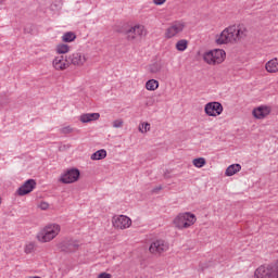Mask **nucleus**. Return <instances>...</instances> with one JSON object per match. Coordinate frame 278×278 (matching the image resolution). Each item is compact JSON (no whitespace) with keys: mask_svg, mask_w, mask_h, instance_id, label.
Segmentation results:
<instances>
[{"mask_svg":"<svg viewBox=\"0 0 278 278\" xmlns=\"http://www.w3.org/2000/svg\"><path fill=\"white\" fill-rule=\"evenodd\" d=\"M98 278H112V275L108 273H101L100 275H98Z\"/></svg>","mask_w":278,"mask_h":278,"instance_id":"nucleus-33","label":"nucleus"},{"mask_svg":"<svg viewBox=\"0 0 278 278\" xmlns=\"http://www.w3.org/2000/svg\"><path fill=\"white\" fill-rule=\"evenodd\" d=\"M270 112H271L270 106H258L253 110L252 114L254 118L262 119V118H266V116H268Z\"/></svg>","mask_w":278,"mask_h":278,"instance_id":"nucleus-16","label":"nucleus"},{"mask_svg":"<svg viewBox=\"0 0 278 278\" xmlns=\"http://www.w3.org/2000/svg\"><path fill=\"white\" fill-rule=\"evenodd\" d=\"M36 189V180L28 179L26 180L16 191L18 197H25V194H29V192H34Z\"/></svg>","mask_w":278,"mask_h":278,"instance_id":"nucleus-11","label":"nucleus"},{"mask_svg":"<svg viewBox=\"0 0 278 278\" xmlns=\"http://www.w3.org/2000/svg\"><path fill=\"white\" fill-rule=\"evenodd\" d=\"M60 231L61 227L59 224H49L38 232L37 239L39 242H51V240L58 238Z\"/></svg>","mask_w":278,"mask_h":278,"instance_id":"nucleus-2","label":"nucleus"},{"mask_svg":"<svg viewBox=\"0 0 278 278\" xmlns=\"http://www.w3.org/2000/svg\"><path fill=\"white\" fill-rule=\"evenodd\" d=\"M38 207L40 210H49V204L47 202H40V204L38 205Z\"/></svg>","mask_w":278,"mask_h":278,"instance_id":"nucleus-31","label":"nucleus"},{"mask_svg":"<svg viewBox=\"0 0 278 278\" xmlns=\"http://www.w3.org/2000/svg\"><path fill=\"white\" fill-rule=\"evenodd\" d=\"M176 49L177 51H186V49H188V40L186 39L178 40L176 43Z\"/></svg>","mask_w":278,"mask_h":278,"instance_id":"nucleus-23","label":"nucleus"},{"mask_svg":"<svg viewBox=\"0 0 278 278\" xmlns=\"http://www.w3.org/2000/svg\"><path fill=\"white\" fill-rule=\"evenodd\" d=\"M255 278H270L273 277V268L270 266H260L255 273Z\"/></svg>","mask_w":278,"mask_h":278,"instance_id":"nucleus-15","label":"nucleus"},{"mask_svg":"<svg viewBox=\"0 0 278 278\" xmlns=\"http://www.w3.org/2000/svg\"><path fill=\"white\" fill-rule=\"evenodd\" d=\"M240 170H242V165H240L238 163L232 164V165L227 167L226 177H233V175H236V173H240Z\"/></svg>","mask_w":278,"mask_h":278,"instance_id":"nucleus-18","label":"nucleus"},{"mask_svg":"<svg viewBox=\"0 0 278 278\" xmlns=\"http://www.w3.org/2000/svg\"><path fill=\"white\" fill-rule=\"evenodd\" d=\"M112 223L115 229H129V227H131V218L126 215L113 217Z\"/></svg>","mask_w":278,"mask_h":278,"instance_id":"nucleus-10","label":"nucleus"},{"mask_svg":"<svg viewBox=\"0 0 278 278\" xmlns=\"http://www.w3.org/2000/svg\"><path fill=\"white\" fill-rule=\"evenodd\" d=\"M61 134H73V128L71 126H65L61 128Z\"/></svg>","mask_w":278,"mask_h":278,"instance_id":"nucleus-30","label":"nucleus"},{"mask_svg":"<svg viewBox=\"0 0 278 278\" xmlns=\"http://www.w3.org/2000/svg\"><path fill=\"white\" fill-rule=\"evenodd\" d=\"M192 164L193 166H195V168H203V166H205L207 162L205 161L204 157H198L193 160Z\"/></svg>","mask_w":278,"mask_h":278,"instance_id":"nucleus-25","label":"nucleus"},{"mask_svg":"<svg viewBox=\"0 0 278 278\" xmlns=\"http://www.w3.org/2000/svg\"><path fill=\"white\" fill-rule=\"evenodd\" d=\"M113 127H114L115 129H121V127H123V119H115V121L113 122Z\"/></svg>","mask_w":278,"mask_h":278,"instance_id":"nucleus-29","label":"nucleus"},{"mask_svg":"<svg viewBox=\"0 0 278 278\" xmlns=\"http://www.w3.org/2000/svg\"><path fill=\"white\" fill-rule=\"evenodd\" d=\"M170 249V244L163 239H156L151 242L149 247V251L152 255H155L156 257H161L166 251Z\"/></svg>","mask_w":278,"mask_h":278,"instance_id":"nucleus-5","label":"nucleus"},{"mask_svg":"<svg viewBox=\"0 0 278 278\" xmlns=\"http://www.w3.org/2000/svg\"><path fill=\"white\" fill-rule=\"evenodd\" d=\"M81 173L77 168L66 169L60 177L61 184H75L79 180Z\"/></svg>","mask_w":278,"mask_h":278,"instance_id":"nucleus-7","label":"nucleus"},{"mask_svg":"<svg viewBox=\"0 0 278 278\" xmlns=\"http://www.w3.org/2000/svg\"><path fill=\"white\" fill-rule=\"evenodd\" d=\"M52 66L55 68V71H66V68L70 66L68 64V58L64 55H59L52 61Z\"/></svg>","mask_w":278,"mask_h":278,"instance_id":"nucleus-14","label":"nucleus"},{"mask_svg":"<svg viewBox=\"0 0 278 278\" xmlns=\"http://www.w3.org/2000/svg\"><path fill=\"white\" fill-rule=\"evenodd\" d=\"M225 55H227V53H225V50L215 49L205 52L203 55V60L204 62H206V64L211 65L223 64V62H225Z\"/></svg>","mask_w":278,"mask_h":278,"instance_id":"nucleus-4","label":"nucleus"},{"mask_svg":"<svg viewBox=\"0 0 278 278\" xmlns=\"http://www.w3.org/2000/svg\"><path fill=\"white\" fill-rule=\"evenodd\" d=\"M61 251L64 253H75L79 249V243L73 240H64L59 244Z\"/></svg>","mask_w":278,"mask_h":278,"instance_id":"nucleus-13","label":"nucleus"},{"mask_svg":"<svg viewBox=\"0 0 278 278\" xmlns=\"http://www.w3.org/2000/svg\"><path fill=\"white\" fill-rule=\"evenodd\" d=\"M3 3V0H0V5Z\"/></svg>","mask_w":278,"mask_h":278,"instance_id":"nucleus-36","label":"nucleus"},{"mask_svg":"<svg viewBox=\"0 0 278 278\" xmlns=\"http://www.w3.org/2000/svg\"><path fill=\"white\" fill-rule=\"evenodd\" d=\"M77 38V35L73 31H67L62 36L63 42H73Z\"/></svg>","mask_w":278,"mask_h":278,"instance_id":"nucleus-22","label":"nucleus"},{"mask_svg":"<svg viewBox=\"0 0 278 278\" xmlns=\"http://www.w3.org/2000/svg\"><path fill=\"white\" fill-rule=\"evenodd\" d=\"M139 131L141 134H147V131H151V124L142 123L141 125H139Z\"/></svg>","mask_w":278,"mask_h":278,"instance_id":"nucleus-27","label":"nucleus"},{"mask_svg":"<svg viewBox=\"0 0 278 278\" xmlns=\"http://www.w3.org/2000/svg\"><path fill=\"white\" fill-rule=\"evenodd\" d=\"M105 157H108V151L105 149L98 150L91 154V160L93 161L105 160Z\"/></svg>","mask_w":278,"mask_h":278,"instance_id":"nucleus-20","label":"nucleus"},{"mask_svg":"<svg viewBox=\"0 0 278 278\" xmlns=\"http://www.w3.org/2000/svg\"><path fill=\"white\" fill-rule=\"evenodd\" d=\"M204 112L207 116H220L223 104L220 102H208L205 104Z\"/></svg>","mask_w":278,"mask_h":278,"instance_id":"nucleus-9","label":"nucleus"},{"mask_svg":"<svg viewBox=\"0 0 278 278\" xmlns=\"http://www.w3.org/2000/svg\"><path fill=\"white\" fill-rule=\"evenodd\" d=\"M267 73H278V59L268 61L265 65Z\"/></svg>","mask_w":278,"mask_h":278,"instance_id":"nucleus-19","label":"nucleus"},{"mask_svg":"<svg viewBox=\"0 0 278 278\" xmlns=\"http://www.w3.org/2000/svg\"><path fill=\"white\" fill-rule=\"evenodd\" d=\"M71 51V47L66 43H60L56 46V52L60 54L68 53Z\"/></svg>","mask_w":278,"mask_h":278,"instance_id":"nucleus-24","label":"nucleus"},{"mask_svg":"<svg viewBox=\"0 0 278 278\" xmlns=\"http://www.w3.org/2000/svg\"><path fill=\"white\" fill-rule=\"evenodd\" d=\"M160 71H162V64L153 63L150 65V73L155 75V74L160 73Z\"/></svg>","mask_w":278,"mask_h":278,"instance_id":"nucleus-26","label":"nucleus"},{"mask_svg":"<svg viewBox=\"0 0 278 278\" xmlns=\"http://www.w3.org/2000/svg\"><path fill=\"white\" fill-rule=\"evenodd\" d=\"M160 88V81L156 79H150L146 83V89L150 90L151 92L157 90Z\"/></svg>","mask_w":278,"mask_h":278,"instance_id":"nucleus-21","label":"nucleus"},{"mask_svg":"<svg viewBox=\"0 0 278 278\" xmlns=\"http://www.w3.org/2000/svg\"><path fill=\"white\" fill-rule=\"evenodd\" d=\"M124 34L127 40L131 41V40H136V38H141V36H147V30L142 25L137 24L126 29Z\"/></svg>","mask_w":278,"mask_h":278,"instance_id":"nucleus-8","label":"nucleus"},{"mask_svg":"<svg viewBox=\"0 0 278 278\" xmlns=\"http://www.w3.org/2000/svg\"><path fill=\"white\" fill-rule=\"evenodd\" d=\"M34 243H28V244H26L25 245V249H24V252L26 253V254H29V253H34Z\"/></svg>","mask_w":278,"mask_h":278,"instance_id":"nucleus-28","label":"nucleus"},{"mask_svg":"<svg viewBox=\"0 0 278 278\" xmlns=\"http://www.w3.org/2000/svg\"><path fill=\"white\" fill-rule=\"evenodd\" d=\"M164 177H165L166 179H168V177H170V170H169V169H166V170L164 172Z\"/></svg>","mask_w":278,"mask_h":278,"instance_id":"nucleus-35","label":"nucleus"},{"mask_svg":"<svg viewBox=\"0 0 278 278\" xmlns=\"http://www.w3.org/2000/svg\"><path fill=\"white\" fill-rule=\"evenodd\" d=\"M162 186H157V187H154L153 189H152V194H157V192H160V190H162Z\"/></svg>","mask_w":278,"mask_h":278,"instance_id":"nucleus-34","label":"nucleus"},{"mask_svg":"<svg viewBox=\"0 0 278 278\" xmlns=\"http://www.w3.org/2000/svg\"><path fill=\"white\" fill-rule=\"evenodd\" d=\"M101 114L99 113H85L79 116L80 123H92V121H99Z\"/></svg>","mask_w":278,"mask_h":278,"instance_id":"nucleus-17","label":"nucleus"},{"mask_svg":"<svg viewBox=\"0 0 278 278\" xmlns=\"http://www.w3.org/2000/svg\"><path fill=\"white\" fill-rule=\"evenodd\" d=\"M186 29V22L184 21H175L169 27L165 30V38L169 40L170 38H175L178 34H181Z\"/></svg>","mask_w":278,"mask_h":278,"instance_id":"nucleus-6","label":"nucleus"},{"mask_svg":"<svg viewBox=\"0 0 278 278\" xmlns=\"http://www.w3.org/2000/svg\"><path fill=\"white\" fill-rule=\"evenodd\" d=\"M166 3V0H153L154 5H164Z\"/></svg>","mask_w":278,"mask_h":278,"instance_id":"nucleus-32","label":"nucleus"},{"mask_svg":"<svg viewBox=\"0 0 278 278\" xmlns=\"http://www.w3.org/2000/svg\"><path fill=\"white\" fill-rule=\"evenodd\" d=\"M249 30L244 24L231 25L225 28L216 36V45H229V42H238L242 38H247Z\"/></svg>","mask_w":278,"mask_h":278,"instance_id":"nucleus-1","label":"nucleus"},{"mask_svg":"<svg viewBox=\"0 0 278 278\" xmlns=\"http://www.w3.org/2000/svg\"><path fill=\"white\" fill-rule=\"evenodd\" d=\"M194 223H197V215L190 212L180 213L174 218L176 229H190Z\"/></svg>","mask_w":278,"mask_h":278,"instance_id":"nucleus-3","label":"nucleus"},{"mask_svg":"<svg viewBox=\"0 0 278 278\" xmlns=\"http://www.w3.org/2000/svg\"><path fill=\"white\" fill-rule=\"evenodd\" d=\"M68 64L73 66H84L86 64V56L81 52H74L67 56Z\"/></svg>","mask_w":278,"mask_h":278,"instance_id":"nucleus-12","label":"nucleus"}]
</instances>
